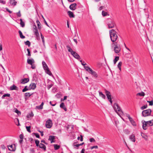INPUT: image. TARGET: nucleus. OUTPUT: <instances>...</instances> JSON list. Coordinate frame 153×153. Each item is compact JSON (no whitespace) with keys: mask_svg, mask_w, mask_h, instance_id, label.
Returning <instances> with one entry per match:
<instances>
[{"mask_svg":"<svg viewBox=\"0 0 153 153\" xmlns=\"http://www.w3.org/2000/svg\"><path fill=\"white\" fill-rule=\"evenodd\" d=\"M109 34L111 41L114 43L117 39V33L114 29L109 31Z\"/></svg>","mask_w":153,"mask_h":153,"instance_id":"obj_1","label":"nucleus"},{"mask_svg":"<svg viewBox=\"0 0 153 153\" xmlns=\"http://www.w3.org/2000/svg\"><path fill=\"white\" fill-rule=\"evenodd\" d=\"M66 47L68 49V51L71 53V54L74 57L78 60L81 59L79 55L76 52L74 51L69 45H67Z\"/></svg>","mask_w":153,"mask_h":153,"instance_id":"obj_2","label":"nucleus"},{"mask_svg":"<svg viewBox=\"0 0 153 153\" xmlns=\"http://www.w3.org/2000/svg\"><path fill=\"white\" fill-rule=\"evenodd\" d=\"M114 45V51L115 53H119L121 51V47L120 45L117 44V42L113 43L112 44V47H113Z\"/></svg>","mask_w":153,"mask_h":153,"instance_id":"obj_3","label":"nucleus"},{"mask_svg":"<svg viewBox=\"0 0 153 153\" xmlns=\"http://www.w3.org/2000/svg\"><path fill=\"white\" fill-rule=\"evenodd\" d=\"M114 108L115 111L118 115H120L123 114V112L121 110L120 107L117 103H115L114 104Z\"/></svg>","mask_w":153,"mask_h":153,"instance_id":"obj_4","label":"nucleus"},{"mask_svg":"<svg viewBox=\"0 0 153 153\" xmlns=\"http://www.w3.org/2000/svg\"><path fill=\"white\" fill-rule=\"evenodd\" d=\"M151 112L152 111L150 109L143 110L142 112V116L144 117L149 116L150 115Z\"/></svg>","mask_w":153,"mask_h":153,"instance_id":"obj_5","label":"nucleus"},{"mask_svg":"<svg viewBox=\"0 0 153 153\" xmlns=\"http://www.w3.org/2000/svg\"><path fill=\"white\" fill-rule=\"evenodd\" d=\"M104 91L108 100L110 102L111 104H112V101L111 100L112 98H111V95L110 92L107 90L106 89H105Z\"/></svg>","mask_w":153,"mask_h":153,"instance_id":"obj_6","label":"nucleus"},{"mask_svg":"<svg viewBox=\"0 0 153 153\" xmlns=\"http://www.w3.org/2000/svg\"><path fill=\"white\" fill-rule=\"evenodd\" d=\"M52 126V120L50 119L48 120L46 123L45 126L47 128H50Z\"/></svg>","mask_w":153,"mask_h":153,"instance_id":"obj_7","label":"nucleus"},{"mask_svg":"<svg viewBox=\"0 0 153 153\" xmlns=\"http://www.w3.org/2000/svg\"><path fill=\"white\" fill-rule=\"evenodd\" d=\"M108 25V28H113L114 27L115 23L113 21L111 20L109 22Z\"/></svg>","mask_w":153,"mask_h":153,"instance_id":"obj_8","label":"nucleus"},{"mask_svg":"<svg viewBox=\"0 0 153 153\" xmlns=\"http://www.w3.org/2000/svg\"><path fill=\"white\" fill-rule=\"evenodd\" d=\"M33 31L35 33V35L37 37L39 36V34L38 29L35 25L34 26V27H33Z\"/></svg>","mask_w":153,"mask_h":153,"instance_id":"obj_9","label":"nucleus"},{"mask_svg":"<svg viewBox=\"0 0 153 153\" xmlns=\"http://www.w3.org/2000/svg\"><path fill=\"white\" fill-rule=\"evenodd\" d=\"M8 149L10 151H12V152L15 151V150H16V147H15V146L14 145H12L10 146H8Z\"/></svg>","mask_w":153,"mask_h":153,"instance_id":"obj_10","label":"nucleus"},{"mask_svg":"<svg viewBox=\"0 0 153 153\" xmlns=\"http://www.w3.org/2000/svg\"><path fill=\"white\" fill-rule=\"evenodd\" d=\"M76 3H73L70 6L69 8L71 10H74L76 9Z\"/></svg>","mask_w":153,"mask_h":153,"instance_id":"obj_11","label":"nucleus"},{"mask_svg":"<svg viewBox=\"0 0 153 153\" xmlns=\"http://www.w3.org/2000/svg\"><path fill=\"white\" fill-rule=\"evenodd\" d=\"M89 73L92 74L95 78H97L98 77V75L97 73L92 70Z\"/></svg>","mask_w":153,"mask_h":153,"instance_id":"obj_12","label":"nucleus"},{"mask_svg":"<svg viewBox=\"0 0 153 153\" xmlns=\"http://www.w3.org/2000/svg\"><path fill=\"white\" fill-rule=\"evenodd\" d=\"M130 139L132 142H134L136 141L135 136L134 134H132L129 136Z\"/></svg>","mask_w":153,"mask_h":153,"instance_id":"obj_13","label":"nucleus"},{"mask_svg":"<svg viewBox=\"0 0 153 153\" xmlns=\"http://www.w3.org/2000/svg\"><path fill=\"white\" fill-rule=\"evenodd\" d=\"M35 61L33 59H27V62L28 64L32 65V64L34 63Z\"/></svg>","mask_w":153,"mask_h":153,"instance_id":"obj_14","label":"nucleus"},{"mask_svg":"<svg viewBox=\"0 0 153 153\" xmlns=\"http://www.w3.org/2000/svg\"><path fill=\"white\" fill-rule=\"evenodd\" d=\"M145 123H146L148 126H153V119L149 121H146Z\"/></svg>","mask_w":153,"mask_h":153,"instance_id":"obj_15","label":"nucleus"},{"mask_svg":"<svg viewBox=\"0 0 153 153\" xmlns=\"http://www.w3.org/2000/svg\"><path fill=\"white\" fill-rule=\"evenodd\" d=\"M29 81V79L28 78H24L21 80V83L23 84H25L27 82Z\"/></svg>","mask_w":153,"mask_h":153,"instance_id":"obj_16","label":"nucleus"},{"mask_svg":"<svg viewBox=\"0 0 153 153\" xmlns=\"http://www.w3.org/2000/svg\"><path fill=\"white\" fill-rule=\"evenodd\" d=\"M55 139V136H50L49 137L48 140L51 141V143L54 142L55 141L53 140Z\"/></svg>","mask_w":153,"mask_h":153,"instance_id":"obj_17","label":"nucleus"},{"mask_svg":"<svg viewBox=\"0 0 153 153\" xmlns=\"http://www.w3.org/2000/svg\"><path fill=\"white\" fill-rule=\"evenodd\" d=\"M60 107L63 109L65 111H67V108L65 106L64 103L62 102L60 105Z\"/></svg>","mask_w":153,"mask_h":153,"instance_id":"obj_18","label":"nucleus"},{"mask_svg":"<svg viewBox=\"0 0 153 153\" xmlns=\"http://www.w3.org/2000/svg\"><path fill=\"white\" fill-rule=\"evenodd\" d=\"M68 16H69V17L71 18H74L75 17L74 15L73 14V13L70 11H68Z\"/></svg>","mask_w":153,"mask_h":153,"instance_id":"obj_19","label":"nucleus"},{"mask_svg":"<svg viewBox=\"0 0 153 153\" xmlns=\"http://www.w3.org/2000/svg\"><path fill=\"white\" fill-rule=\"evenodd\" d=\"M39 147L44 151H45L46 150V147L45 146L43 143H40L39 145Z\"/></svg>","mask_w":153,"mask_h":153,"instance_id":"obj_20","label":"nucleus"},{"mask_svg":"<svg viewBox=\"0 0 153 153\" xmlns=\"http://www.w3.org/2000/svg\"><path fill=\"white\" fill-rule=\"evenodd\" d=\"M141 135L142 136L143 138H144L145 140L147 141L148 139V137L147 135L143 133H141Z\"/></svg>","mask_w":153,"mask_h":153,"instance_id":"obj_21","label":"nucleus"},{"mask_svg":"<svg viewBox=\"0 0 153 153\" xmlns=\"http://www.w3.org/2000/svg\"><path fill=\"white\" fill-rule=\"evenodd\" d=\"M129 120L133 126H136V124L132 118H130Z\"/></svg>","mask_w":153,"mask_h":153,"instance_id":"obj_22","label":"nucleus"},{"mask_svg":"<svg viewBox=\"0 0 153 153\" xmlns=\"http://www.w3.org/2000/svg\"><path fill=\"white\" fill-rule=\"evenodd\" d=\"M10 90H18V88L14 85H13L12 86H11L10 88Z\"/></svg>","mask_w":153,"mask_h":153,"instance_id":"obj_23","label":"nucleus"},{"mask_svg":"<svg viewBox=\"0 0 153 153\" xmlns=\"http://www.w3.org/2000/svg\"><path fill=\"white\" fill-rule=\"evenodd\" d=\"M42 65L43 67L45 70L47 69V68L48 69V68L47 65L44 61H42Z\"/></svg>","mask_w":153,"mask_h":153,"instance_id":"obj_24","label":"nucleus"},{"mask_svg":"<svg viewBox=\"0 0 153 153\" xmlns=\"http://www.w3.org/2000/svg\"><path fill=\"white\" fill-rule=\"evenodd\" d=\"M30 89H34L36 87V85L35 83H32L30 84Z\"/></svg>","mask_w":153,"mask_h":153,"instance_id":"obj_25","label":"nucleus"},{"mask_svg":"<svg viewBox=\"0 0 153 153\" xmlns=\"http://www.w3.org/2000/svg\"><path fill=\"white\" fill-rule=\"evenodd\" d=\"M146 121H144L143 123V128L144 130H146L147 128V126L148 125L146 123Z\"/></svg>","mask_w":153,"mask_h":153,"instance_id":"obj_26","label":"nucleus"},{"mask_svg":"<svg viewBox=\"0 0 153 153\" xmlns=\"http://www.w3.org/2000/svg\"><path fill=\"white\" fill-rule=\"evenodd\" d=\"M84 68L86 70L88 71L89 73L92 70V69L88 66H84Z\"/></svg>","mask_w":153,"mask_h":153,"instance_id":"obj_27","label":"nucleus"},{"mask_svg":"<svg viewBox=\"0 0 153 153\" xmlns=\"http://www.w3.org/2000/svg\"><path fill=\"white\" fill-rule=\"evenodd\" d=\"M10 3L12 5L15 6L16 5L17 2L15 0H10Z\"/></svg>","mask_w":153,"mask_h":153,"instance_id":"obj_28","label":"nucleus"},{"mask_svg":"<svg viewBox=\"0 0 153 153\" xmlns=\"http://www.w3.org/2000/svg\"><path fill=\"white\" fill-rule=\"evenodd\" d=\"M99 95L100 97H101L102 98L105 99V96L102 92L99 91Z\"/></svg>","mask_w":153,"mask_h":153,"instance_id":"obj_29","label":"nucleus"},{"mask_svg":"<svg viewBox=\"0 0 153 153\" xmlns=\"http://www.w3.org/2000/svg\"><path fill=\"white\" fill-rule=\"evenodd\" d=\"M122 62H119L118 65L117 67L119 69V70L120 71H121V66H122Z\"/></svg>","mask_w":153,"mask_h":153,"instance_id":"obj_30","label":"nucleus"},{"mask_svg":"<svg viewBox=\"0 0 153 153\" xmlns=\"http://www.w3.org/2000/svg\"><path fill=\"white\" fill-rule=\"evenodd\" d=\"M19 34L20 37L21 38L24 39L25 38V36L23 35L22 32L20 30H19Z\"/></svg>","mask_w":153,"mask_h":153,"instance_id":"obj_31","label":"nucleus"},{"mask_svg":"<svg viewBox=\"0 0 153 153\" xmlns=\"http://www.w3.org/2000/svg\"><path fill=\"white\" fill-rule=\"evenodd\" d=\"M36 22L37 23L38 28L39 29H40L41 28V26L40 25V23L39 20H37L36 21Z\"/></svg>","mask_w":153,"mask_h":153,"instance_id":"obj_32","label":"nucleus"},{"mask_svg":"<svg viewBox=\"0 0 153 153\" xmlns=\"http://www.w3.org/2000/svg\"><path fill=\"white\" fill-rule=\"evenodd\" d=\"M119 57L118 56H116L115 59L114 60V64H115L116 62L119 60Z\"/></svg>","mask_w":153,"mask_h":153,"instance_id":"obj_33","label":"nucleus"},{"mask_svg":"<svg viewBox=\"0 0 153 153\" xmlns=\"http://www.w3.org/2000/svg\"><path fill=\"white\" fill-rule=\"evenodd\" d=\"M54 149L55 150H58L59 149L60 146L59 145L57 144H54Z\"/></svg>","mask_w":153,"mask_h":153,"instance_id":"obj_34","label":"nucleus"},{"mask_svg":"<svg viewBox=\"0 0 153 153\" xmlns=\"http://www.w3.org/2000/svg\"><path fill=\"white\" fill-rule=\"evenodd\" d=\"M45 70L48 74L50 75H51L52 74V73L48 68V69L47 68V69Z\"/></svg>","mask_w":153,"mask_h":153,"instance_id":"obj_35","label":"nucleus"},{"mask_svg":"<svg viewBox=\"0 0 153 153\" xmlns=\"http://www.w3.org/2000/svg\"><path fill=\"white\" fill-rule=\"evenodd\" d=\"M20 24L21 27H24L25 25L24 22L22 21V19H20Z\"/></svg>","mask_w":153,"mask_h":153,"instance_id":"obj_36","label":"nucleus"},{"mask_svg":"<svg viewBox=\"0 0 153 153\" xmlns=\"http://www.w3.org/2000/svg\"><path fill=\"white\" fill-rule=\"evenodd\" d=\"M33 113L31 112L30 113H29L27 115V117L28 118H30L31 117H33Z\"/></svg>","mask_w":153,"mask_h":153,"instance_id":"obj_37","label":"nucleus"},{"mask_svg":"<svg viewBox=\"0 0 153 153\" xmlns=\"http://www.w3.org/2000/svg\"><path fill=\"white\" fill-rule=\"evenodd\" d=\"M32 94H30V93H26L25 94V96L26 97H30Z\"/></svg>","mask_w":153,"mask_h":153,"instance_id":"obj_38","label":"nucleus"},{"mask_svg":"<svg viewBox=\"0 0 153 153\" xmlns=\"http://www.w3.org/2000/svg\"><path fill=\"white\" fill-rule=\"evenodd\" d=\"M10 94H4L2 96V97H1V98L2 99H4L5 97H10Z\"/></svg>","mask_w":153,"mask_h":153,"instance_id":"obj_39","label":"nucleus"},{"mask_svg":"<svg viewBox=\"0 0 153 153\" xmlns=\"http://www.w3.org/2000/svg\"><path fill=\"white\" fill-rule=\"evenodd\" d=\"M102 15L103 16H106L107 15H108L107 13L104 11H102Z\"/></svg>","mask_w":153,"mask_h":153,"instance_id":"obj_40","label":"nucleus"},{"mask_svg":"<svg viewBox=\"0 0 153 153\" xmlns=\"http://www.w3.org/2000/svg\"><path fill=\"white\" fill-rule=\"evenodd\" d=\"M41 37L42 39V42L43 43V44L44 45L45 44V40H44V36L42 35V33H41L40 34Z\"/></svg>","mask_w":153,"mask_h":153,"instance_id":"obj_41","label":"nucleus"},{"mask_svg":"<svg viewBox=\"0 0 153 153\" xmlns=\"http://www.w3.org/2000/svg\"><path fill=\"white\" fill-rule=\"evenodd\" d=\"M137 95L140 96H144L145 95V93L143 92L139 93L137 94Z\"/></svg>","mask_w":153,"mask_h":153,"instance_id":"obj_42","label":"nucleus"},{"mask_svg":"<svg viewBox=\"0 0 153 153\" xmlns=\"http://www.w3.org/2000/svg\"><path fill=\"white\" fill-rule=\"evenodd\" d=\"M28 90L29 89L27 88V86H26L22 90V91L23 92H24Z\"/></svg>","mask_w":153,"mask_h":153,"instance_id":"obj_43","label":"nucleus"},{"mask_svg":"<svg viewBox=\"0 0 153 153\" xmlns=\"http://www.w3.org/2000/svg\"><path fill=\"white\" fill-rule=\"evenodd\" d=\"M35 143L36 145V146H39V140H35Z\"/></svg>","mask_w":153,"mask_h":153,"instance_id":"obj_44","label":"nucleus"},{"mask_svg":"<svg viewBox=\"0 0 153 153\" xmlns=\"http://www.w3.org/2000/svg\"><path fill=\"white\" fill-rule=\"evenodd\" d=\"M25 44L26 45H27L28 47H30V43L29 41H26L25 42Z\"/></svg>","mask_w":153,"mask_h":153,"instance_id":"obj_45","label":"nucleus"},{"mask_svg":"<svg viewBox=\"0 0 153 153\" xmlns=\"http://www.w3.org/2000/svg\"><path fill=\"white\" fill-rule=\"evenodd\" d=\"M26 128L27 129V131L29 133L31 132L30 131V126H26Z\"/></svg>","mask_w":153,"mask_h":153,"instance_id":"obj_46","label":"nucleus"},{"mask_svg":"<svg viewBox=\"0 0 153 153\" xmlns=\"http://www.w3.org/2000/svg\"><path fill=\"white\" fill-rule=\"evenodd\" d=\"M147 105H144L141 107V109L142 110H143L147 108Z\"/></svg>","mask_w":153,"mask_h":153,"instance_id":"obj_47","label":"nucleus"},{"mask_svg":"<svg viewBox=\"0 0 153 153\" xmlns=\"http://www.w3.org/2000/svg\"><path fill=\"white\" fill-rule=\"evenodd\" d=\"M27 50L28 52V54H27V55L28 56H31V54H30V53L29 49L28 48H27Z\"/></svg>","mask_w":153,"mask_h":153,"instance_id":"obj_48","label":"nucleus"},{"mask_svg":"<svg viewBox=\"0 0 153 153\" xmlns=\"http://www.w3.org/2000/svg\"><path fill=\"white\" fill-rule=\"evenodd\" d=\"M33 134H34V135H35L36 137H37L38 138H39V137H40L38 133H33Z\"/></svg>","mask_w":153,"mask_h":153,"instance_id":"obj_49","label":"nucleus"},{"mask_svg":"<svg viewBox=\"0 0 153 153\" xmlns=\"http://www.w3.org/2000/svg\"><path fill=\"white\" fill-rule=\"evenodd\" d=\"M36 108L39 109H42L43 108V107L41 105L39 106H37Z\"/></svg>","mask_w":153,"mask_h":153,"instance_id":"obj_50","label":"nucleus"},{"mask_svg":"<svg viewBox=\"0 0 153 153\" xmlns=\"http://www.w3.org/2000/svg\"><path fill=\"white\" fill-rule=\"evenodd\" d=\"M90 141L92 143L93 142H95V139L94 138H91L89 139Z\"/></svg>","mask_w":153,"mask_h":153,"instance_id":"obj_51","label":"nucleus"},{"mask_svg":"<svg viewBox=\"0 0 153 153\" xmlns=\"http://www.w3.org/2000/svg\"><path fill=\"white\" fill-rule=\"evenodd\" d=\"M17 16L19 17H20L21 16V15L20 13V10L17 13Z\"/></svg>","mask_w":153,"mask_h":153,"instance_id":"obj_52","label":"nucleus"},{"mask_svg":"<svg viewBox=\"0 0 153 153\" xmlns=\"http://www.w3.org/2000/svg\"><path fill=\"white\" fill-rule=\"evenodd\" d=\"M147 102L149 103V105H153V101H147Z\"/></svg>","mask_w":153,"mask_h":153,"instance_id":"obj_53","label":"nucleus"},{"mask_svg":"<svg viewBox=\"0 0 153 153\" xmlns=\"http://www.w3.org/2000/svg\"><path fill=\"white\" fill-rule=\"evenodd\" d=\"M98 148V147L97 146H93L91 147V149H93L95 148V149H97Z\"/></svg>","mask_w":153,"mask_h":153,"instance_id":"obj_54","label":"nucleus"},{"mask_svg":"<svg viewBox=\"0 0 153 153\" xmlns=\"http://www.w3.org/2000/svg\"><path fill=\"white\" fill-rule=\"evenodd\" d=\"M29 140L31 143H32L33 142V140L32 138H29Z\"/></svg>","mask_w":153,"mask_h":153,"instance_id":"obj_55","label":"nucleus"},{"mask_svg":"<svg viewBox=\"0 0 153 153\" xmlns=\"http://www.w3.org/2000/svg\"><path fill=\"white\" fill-rule=\"evenodd\" d=\"M79 61L80 62H81V63L82 65L85 66V65H86V64L85 63V62H82V60H79Z\"/></svg>","mask_w":153,"mask_h":153,"instance_id":"obj_56","label":"nucleus"},{"mask_svg":"<svg viewBox=\"0 0 153 153\" xmlns=\"http://www.w3.org/2000/svg\"><path fill=\"white\" fill-rule=\"evenodd\" d=\"M0 3L4 4L6 3V1L4 0H0Z\"/></svg>","mask_w":153,"mask_h":153,"instance_id":"obj_57","label":"nucleus"},{"mask_svg":"<svg viewBox=\"0 0 153 153\" xmlns=\"http://www.w3.org/2000/svg\"><path fill=\"white\" fill-rule=\"evenodd\" d=\"M31 65V68L33 69H34L35 68H36V66H35V65L34 64H32V65Z\"/></svg>","mask_w":153,"mask_h":153,"instance_id":"obj_58","label":"nucleus"},{"mask_svg":"<svg viewBox=\"0 0 153 153\" xmlns=\"http://www.w3.org/2000/svg\"><path fill=\"white\" fill-rule=\"evenodd\" d=\"M15 112L17 113L18 114L19 113L20 114H21V112L20 111H19L17 109H16L15 111Z\"/></svg>","mask_w":153,"mask_h":153,"instance_id":"obj_59","label":"nucleus"},{"mask_svg":"<svg viewBox=\"0 0 153 153\" xmlns=\"http://www.w3.org/2000/svg\"><path fill=\"white\" fill-rule=\"evenodd\" d=\"M19 138L20 139H23V135L22 134H21L19 135Z\"/></svg>","mask_w":153,"mask_h":153,"instance_id":"obj_60","label":"nucleus"},{"mask_svg":"<svg viewBox=\"0 0 153 153\" xmlns=\"http://www.w3.org/2000/svg\"><path fill=\"white\" fill-rule=\"evenodd\" d=\"M42 17L44 19V22L45 23V24L48 26H49V25H48L47 23V22L46 21H45V19H44V17H43V16H42Z\"/></svg>","mask_w":153,"mask_h":153,"instance_id":"obj_61","label":"nucleus"},{"mask_svg":"<svg viewBox=\"0 0 153 153\" xmlns=\"http://www.w3.org/2000/svg\"><path fill=\"white\" fill-rule=\"evenodd\" d=\"M6 10H7V11L8 12L10 13H12V11H10V10H9L8 8H6Z\"/></svg>","mask_w":153,"mask_h":153,"instance_id":"obj_62","label":"nucleus"},{"mask_svg":"<svg viewBox=\"0 0 153 153\" xmlns=\"http://www.w3.org/2000/svg\"><path fill=\"white\" fill-rule=\"evenodd\" d=\"M49 103H50V104L52 106H54L56 105V103L52 104V102L51 101H50Z\"/></svg>","mask_w":153,"mask_h":153,"instance_id":"obj_63","label":"nucleus"},{"mask_svg":"<svg viewBox=\"0 0 153 153\" xmlns=\"http://www.w3.org/2000/svg\"><path fill=\"white\" fill-rule=\"evenodd\" d=\"M85 149H82L81 151V153H85Z\"/></svg>","mask_w":153,"mask_h":153,"instance_id":"obj_64","label":"nucleus"}]
</instances>
